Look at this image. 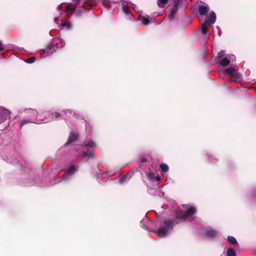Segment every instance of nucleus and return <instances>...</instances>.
<instances>
[{"mask_svg":"<svg viewBox=\"0 0 256 256\" xmlns=\"http://www.w3.org/2000/svg\"><path fill=\"white\" fill-rule=\"evenodd\" d=\"M216 20V14L214 12H212L208 15L206 17V23L202 24L200 28L201 32H207L208 30V26L206 24H214Z\"/></svg>","mask_w":256,"mask_h":256,"instance_id":"nucleus-4","label":"nucleus"},{"mask_svg":"<svg viewBox=\"0 0 256 256\" xmlns=\"http://www.w3.org/2000/svg\"><path fill=\"white\" fill-rule=\"evenodd\" d=\"M84 123L86 124V130L87 132L88 133V134H90V126L89 124H88L86 120H84Z\"/></svg>","mask_w":256,"mask_h":256,"instance_id":"nucleus-29","label":"nucleus"},{"mask_svg":"<svg viewBox=\"0 0 256 256\" xmlns=\"http://www.w3.org/2000/svg\"><path fill=\"white\" fill-rule=\"evenodd\" d=\"M168 2V0H158V5L160 8H164V5Z\"/></svg>","mask_w":256,"mask_h":256,"instance_id":"nucleus-25","label":"nucleus"},{"mask_svg":"<svg viewBox=\"0 0 256 256\" xmlns=\"http://www.w3.org/2000/svg\"><path fill=\"white\" fill-rule=\"evenodd\" d=\"M225 54V51L224 50H221L220 52L218 54V58H222L224 55Z\"/></svg>","mask_w":256,"mask_h":256,"instance_id":"nucleus-33","label":"nucleus"},{"mask_svg":"<svg viewBox=\"0 0 256 256\" xmlns=\"http://www.w3.org/2000/svg\"><path fill=\"white\" fill-rule=\"evenodd\" d=\"M138 20L144 24H148L150 22L149 19L148 18L144 16H140L138 18Z\"/></svg>","mask_w":256,"mask_h":256,"instance_id":"nucleus-22","label":"nucleus"},{"mask_svg":"<svg viewBox=\"0 0 256 256\" xmlns=\"http://www.w3.org/2000/svg\"><path fill=\"white\" fill-rule=\"evenodd\" d=\"M227 57L228 58V60H230V62H234L236 60V56L234 54H229L227 56Z\"/></svg>","mask_w":256,"mask_h":256,"instance_id":"nucleus-31","label":"nucleus"},{"mask_svg":"<svg viewBox=\"0 0 256 256\" xmlns=\"http://www.w3.org/2000/svg\"><path fill=\"white\" fill-rule=\"evenodd\" d=\"M46 38L48 41V42L58 50L62 48L64 46V42L60 38V33H56L54 35L52 34L51 33H48Z\"/></svg>","mask_w":256,"mask_h":256,"instance_id":"nucleus-3","label":"nucleus"},{"mask_svg":"<svg viewBox=\"0 0 256 256\" xmlns=\"http://www.w3.org/2000/svg\"><path fill=\"white\" fill-rule=\"evenodd\" d=\"M78 167H76L74 165L68 166L66 170L65 174L61 176V180H70V177L74 174L78 172Z\"/></svg>","mask_w":256,"mask_h":256,"instance_id":"nucleus-5","label":"nucleus"},{"mask_svg":"<svg viewBox=\"0 0 256 256\" xmlns=\"http://www.w3.org/2000/svg\"><path fill=\"white\" fill-rule=\"evenodd\" d=\"M228 240L230 244H237L236 240L232 236H229L228 237Z\"/></svg>","mask_w":256,"mask_h":256,"instance_id":"nucleus-23","label":"nucleus"},{"mask_svg":"<svg viewBox=\"0 0 256 256\" xmlns=\"http://www.w3.org/2000/svg\"><path fill=\"white\" fill-rule=\"evenodd\" d=\"M34 183L31 180H28L24 182V184H26V186L32 185Z\"/></svg>","mask_w":256,"mask_h":256,"instance_id":"nucleus-36","label":"nucleus"},{"mask_svg":"<svg viewBox=\"0 0 256 256\" xmlns=\"http://www.w3.org/2000/svg\"><path fill=\"white\" fill-rule=\"evenodd\" d=\"M4 50V46L2 44V42L0 40V51H2Z\"/></svg>","mask_w":256,"mask_h":256,"instance_id":"nucleus-38","label":"nucleus"},{"mask_svg":"<svg viewBox=\"0 0 256 256\" xmlns=\"http://www.w3.org/2000/svg\"><path fill=\"white\" fill-rule=\"evenodd\" d=\"M226 72L230 75L231 82H237L242 79L240 74L236 72L232 68H228L226 69Z\"/></svg>","mask_w":256,"mask_h":256,"instance_id":"nucleus-7","label":"nucleus"},{"mask_svg":"<svg viewBox=\"0 0 256 256\" xmlns=\"http://www.w3.org/2000/svg\"><path fill=\"white\" fill-rule=\"evenodd\" d=\"M77 156L78 157L82 156L84 162H86L90 159H93L94 156L92 152L90 150L78 154Z\"/></svg>","mask_w":256,"mask_h":256,"instance_id":"nucleus-12","label":"nucleus"},{"mask_svg":"<svg viewBox=\"0 0 256 256\" xmlns=\"http://www.w3.org/2000/svg\"><path fill=\"white\" fill-rule=\"evenodd\" d=\"M122 10H123V11H124V13H126V14H130L131 15H132V14L130 13V12L129 10L128 9V8H127V7H126V6H122Z\"/></svg>","mask_w":256,"mask_h":256,"instance_id":"nucleus-34","label":"nucleus"},{"mask_svg":"<svg viewBox=\"0 0 256 256\" xmlns=\"http://www.w3.org/2000/svg\"><path fill=\"white\" fill-rule=\"evenodd\" d=\"M148 178L152 182L157 181L158 182L161 180V178L158 176H156L155 173L151 172H147L146 173Z\"/></svg>","mask_w":256,"mask_h":256,"instance_id":"nucleus-15","label":"nucleus"},{"mask_svg":"<svg viewBox=\"0 0 256 256\" xmlns=\"http://www.w3.org/2000/svg\"><path fill=\"white\" fill-rule=\"evenodd\" d=\"M209 10V7L206 4L204 3L203 4L199 6L198 8V13L202 16H204L206 14Z\"/></svg>","mask_w":256,"mask_h":256,"instance_id":"nucleus-16","label":"nucleus"},{"mask_svg":"<svg viewBox=\"0 0 256 256\" xmlns=\"http://www.w3.org/2000/svg\"><path fill=\"white\" fill-rule=\"evenodd\" d=\"M54 22L61 27L62 30H70L72 27V25L70 22H64L62 20H59L58 18H56Z\"/></svg>","mask_w":256,"mask_h":256,"instance_id":"nucleus-10","label":"nucleus"},{"mask_svg":"<svg viewBox=\"0 0 256 256\" xmlns=\"http://www.w3.org/2000/svg\"><path fill=\"white\" fill-rule=\"evenodd\" d=\"M204 234L206 236L212 238L216 235L217 232L212 228L208 227L205 228Z\"/></svg>","mask_w":256,"mask_h":256,"instance_id":"nucleus-14","label":"nucleus"},{"mask_svg":"<svg viewBox=\"0 0 256 256\" xmlns=\"http://www.w3.org/2000/svg\"><path fill=\"white\" fill-rule=\"evenodd\" d=\"M182 208V210H178L176 212L174 219H166L164 221V226L157 230L156 223L148 220L146 217L140 221V226L148 231L153 232L159 238H164L168 234L169 231L172 229L174 226L178 223V220H189L194 218V216L196 212V208L188 204H183Z\"/></svg>","mask_w":256,"mask_h":256,"instance_id":"nucleus-1","label":"nucleus"},{"mask_svg":"<svg viewBox=\"0 0 256 256\" xmlns=\"http://www.w3.org/2000/svg\"><path fill=\"white\" fill-rule=\"evenodd\" d=\"M63 115L62 112L61 114L58 112H54L50 114H48V119H47L46 118H44L45 120V122H47L49 121H52L54 120H58L62 118V116Z\"/></svg>","mask_w":256,"mask_h":256,"instance_id":"nucleus-11","label":"nucleus"},{"mask_svg":"<svg viewBox=\"0 0 256 256\" xmlns=\"http://www.w3.org/2000/svg\"><path fill=\"white\" fill-rule=\"evenodd\" d=\"M140 162L142 163H144L147 161V159L144 156H142L140 159Z\"/></svg>","mask_w":256,"mask_h":256,"instance_id":"nucleus-37","label":"nucleus"},{"mask_svg":"<svg viewBox=\"0 0 256 256\" xmlns=\"http://www.w3.org/2000/svg\"><path fill=\"white\" fill-rule=\"evenodd\" d=\"M35 60L36 58L34 57H31L30 58L25 60L24 62L28 64H32L35 61Z\"/></svg>","mask_w":256,"mask_h":256,"instance_id":"nucleus-28","label":"nucleus"},{"mask_svg":"<svg viewBox=\"0 0 256 256\" xmlns=\"http://www.w3.org/2000/svg\"><path fill=\"white\" fill-rule=\"evenodd\" d=\"M246 196L250 200H256V189L252 190L248 192Z\"/></svg>","mask_w":256,"mask_h":256,"instance_id":"nucleus-20","label":"nucleus"},{"mask_svg":"<svg viewBox=\"0 0 256 256\" xmlns=\"http://www.w3.org/2000/svg\"><path fill=\"white\" fill-rule=\"evenodd\" d=\"M79 138V134L76 132H70L68 141L65 143L64 146H67L70 143L76 141Z\"/></svg>","mask_w":256,"mask_h":256,"instance_id":"nucleus-13","label":"nucleus"},{"mask_svg":"<svg viewBox=\"0 0 256 256\" xmlns=\"http://www.w3.org/2000/svg\"><path fill=\"white\" fill-rule=\"evenodd\" d=\"M182 0H174V6L176 8H178V6L179 4L181 2Z\"/></svg>","mask_w":256,"mask_h":256,"instance_id":"nucleus-35","label":"nucleus"},{"mask_svg":"<svg viewBox=\"0 0 256 256\" xmlns=\"http://www.w3.org/2000/svg\"><path fill=\"white\" fill-rule=\"evenodd\" d=\"M226 256H236V253L235 250L232 248H228L227 250Z\"/></svg>","mask_w":256,"mask_h":256,"instance_id":"nucleus-24","label":"nucleus"},{"mask_svg":"<svg viewBox=\"0 0 256 256\" xmlns=\"http://www.w3.org/2000/svg\"><path fill=\"white\" fill-rule=\"evenodd\" d=\"M66 11L67 12H76L77 15H80V14H81V11L79 10H77V8L76 7H75L74 8H70V5H69L66 10Z\"/></svg>","mask_w":256,"mask_h":256,"instance_id":"nucleus-21","label":"nucleus"},{"mask_svg":"<svg viewBox=\"0 0 256 256\" xmlns=\"http://www.w3.org/2000/svg\"><path fill=\"white\" fill-rule=\"evenodd\" d=\"M208 33H206V32H204V33H202V34L204 36H206V34H208Z\"/></svg>","mask_w":256,"mask_h":256,"instance_id":"nucleus-40","label":"nucleus"},{"mask_svg":"<svg viewBox=\"0 0 256 256\" xmlns=\"http://www.w3.org/2000/svg\"><path fill=\"white\" fill-rule=\"evenodd\" d=\"M23 112L26 114V118L22 119L20 122L21 127L29 123L40 124L42 122H45V120L42 118L41 114L38 112L35 109L26 108Z\"/></svg>","mask_w":256,"mask_h":256,"instance_id":"nucleus-2","label":"nucleus"},{"mask_svg":"<svg viewBox=\"0 0 256 256\" xmlns=\"http://www.w3.org/2000/svg\"><path fill=\"white\" fill-rule=\"evenodd\" d=\"M76 2L78 7L86 10H89L90 7L96 3V0H73Z\"/></svg>","mask_w":256,"mask_h":256,"instance_id":"nucleus-6","label":"nucleus"},{"mask_svg":"<svg viewBox=\"0 0 256 256\" xmlns=\"http://www.w3.org/2000/svg\"><path fill=\"white\" fill-rule=\"evenodd\" d=\"M160 168L162 171L164 172H166L168 170V166L166 164H162L160 165Z\"/></svg>","mask_w":256,"mask_h":256,"instance_id":"nucleus-26","label":"nucleus"},{"mask_svg":"<svg viewBox=\"0 0 256 256\" xmlns=\"http://www.w3.org/2000/svg\"><path fill=\"white\" fill-rule=\"evenodd\" d=\"M84 148H93L96 146V142L92 140H86L82 144Z\"/></svg>","mask_w":256,"mask_h":256,"instance_id":"nucleus-17","label":"nucleus"},{"mask_svg":"<svg viewBox=\"0 0 256 256\" xmlns=\"http://www.w3.org/2000/svg\"><path fill=\"white\" fill-rule=\"evenodd\" d=\"M11 112L3 106H0V124L10 118Z\"/></svg>","mask_w":256,"mask_h":256,"instance_id":"nucleus-9","label":"nucleus"},{"mask_svg":"<svg viewBox=\"0 0 256 256\" xmlns=\"http://www.w3.org/2000/svg\"><path fill=\"white\" fill-rule=\"evenodd\" d=\"M133 174V171H130L126 175H124V176L127 178L128 180L132 177Z\"/></svg>","mask_w":256,"mask_h":256,"instance_id":"nucleus-30","label":"nucleus"},{"mask_svg":"<svg viewBox=\"0 0 256 256\" xmlns=\"http://www.w3.org/2000/svg\"><path fill=\"white\" fill-rule=\"evenodd\" d=\"M176 12V10H171V15L172 16V15L174 14V13Z\"/></svg>","mask_w":256,"mask_h":256,"instance_id":"nucleus-39","label":"nucleus"},{"mask_svg":"<svg viewBox=\"0 0 256 256\" xmlns=\"http://www.w3.org/2000/svg\"><path fill=\"white\" fill-rule=\"evenodd\" d=\"M220 33H218V36H220Z\"/></svg>","mask_w":256,"mask_h":256,"instance_id":"nucleus-41","label":"nucleus"},{"mask_svg":"<svg viewBox=\"0 0 256 256\" xmlns=\"http://www.w3.org/2000/svg\"><path fill=\"white\" fill-rule=\"evenodd\" d=\"M214 157L215 156H213L212 154L210 155H208L209 162L212 164L215 163L216 162L217 159H216Z\"/></svg>","mask_w":256,"mask_h":256,"instance_id":"nucleus-27","label":"nucleus"},{"mask_svg":"<svg viewBox=\"0 0 256 256\" xmlns=\"http://www.w3.org/2000/svg\"><path fill=\"white\" fill-rule=\"evenodd\" d=\"M126 180H128L127 178L124 176L119 178V183L120 184H123Z\"/></svg>","mask_w":256,"mask_h":256,"instance_id":"nucleus-32","label":"nucleus"},{"mask_svg":"<svg viewBox=\"0 0 256 256\" xmlns=\"http://www.w3.org/2000/svg\"><path fill=\"white\" fill-rule=\"evenodd\" d=\"M58 50L57 48H54V46L48 42L46 48L43 50L41 56L42 58H45L52 55L54 52H56Z\"/></svg>","mask_w":256,"mask_h":256,"instance_id":"nucleus-8","label":"nucleus"},{"mask_svg":"<svg viewBox=\"0 0 256 256\" xmlns=\"http://www.w3.org/2000/svg\"><path fill=\"white\" fill-rule=\"evenodd\" d=\"M230 62V60H228V58L226 56V58H222L219 62L220 65L222 66H228Z\"/></svg>","mask_w":256,"mask_h":256,"instance_id":"nucleus-19","label":"nucleus"},{"mask_svg":"<svg viewBox=\"0 0 256 256\" xmlns=\"http://www.w3.org/2000/svg\"><path fill=\"white\" fill-rule=\"evenodd\" d=\"M62 114L63 115H66L69 118L74 116L75 118H77L78 116V114H76L75 112L70 109H66L62 110Z\"/></svg>","mask_w":256,"mask_h":256,"instance_id":"nucleus-18","label":"nucleus"}]
</instances>
